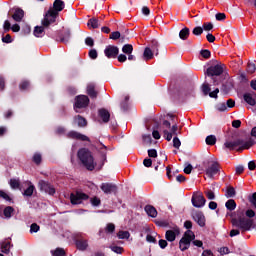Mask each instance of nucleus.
<instances>
[{
	"label": "nucleus",
	"instance_id": "1",
	"mask_svg": "<svg viewBox=\"0 0 256 256\" xmlns=\"http://www.w3.org/2000/svg\"><path fill=\"white\" fill-rule=\"evenodd\" d=\"M230 216L232 217V226L240 229L242 233L255 229V220L245 218V209H238L236 212L231 213Z\"/></svg>",
	"mask_w": 256,
	"mask_h": 256
},
{
	"label": "nucleus",
	"instance_id": "2",
	"mask_svg": "<svg viewBox=\"0 0 256 256\" xmlns=\"http://www.w3.org/2000/svg\"><path fill=\"white\" fill-rule=\"evenodd\" d=\"M63 9H65V2L63 0H55L53 2V7L49 8L44 15L42 25H44V27H49V25L55 23V21H57V17H59V13H61Z\"/></svg>",
	"mask_w": 256,
	"mask_h": 256
},
{
	"label": "nucleus",
	"instance_id": "3",
	"mask_svg": "<svg viewBox=\"0 0 256 256\" xmlns=\"http://www.w3.org/2000/svg\"><path fill=\"white\" fill-rule=\"evenodd\" d=\"M77 157L81 161L82 165L87 169V171L95 170V158L89 149L80 148L77 152Z\"/></svg>",
	"mask_w": 256,
	"mask_h": 256
},
{
	"label": "nucleus",
	"instance_id": "4",
	"mask_svg": "<svg viewBox=\"0 0 256 256\" xmlns=\"http://www.w3.org/2000/svg\"><path fill=\"white\" fill-rule=\"evenodd\" d=\"M224 71L225 64L217 63L215 65L209 66L204 72V75L212 79L213 85H219V83H221V79H219V77L223 75Z\"/></svg>",
	"mask_w": 256,
	"mask_h": 256
},
{
	"label": "nucleus",
	"instance_id": "5",
	"mask_svg": "<svg viewBox=\"0 0 256 256\" xmlns=\"http://www.w3.org/2000/svg\"><path fill=\"white\" fill-rule=\"evenodd\" d=\"M203 167L206 169L205 173L209 179H213L217 173H219V162L211 161V160H205L203 162Z\"/></svg>",
	"mask_w": 256,
	"mask_h": 256
},
{
	"label": "nucleus",
	"instance_id": "6",
	"mask_svg": "<svg viewBox=\"0 0 256 256\" xmlns=\"http://www.w3.org/2000/svg\"><path fill=\"white\" fill-rule=\"evenodd\" d=\"M192 241H195V233L191 230H187L179 241V249L181 251H187V249L191 247Z\"/></svg>",
	"mask_w": 256,
	"mask_h": 256
},
{
	"label": "nucleus",
	"instance_id": "7",
	"mask_svg": "<svg viewBox=\"0 0 256 256\" xmlns=\"http://www.w3.org/2000/svg\"><path fill=\"white\" fill-rule=\"evenodd\" d=\"M83 201H89V195L85 194V192L76 191L70 194L71 205H81Z\"/></svg>",
	"mask_w": 256,
	"mask_h": 256
},
{
	"label": "nucleus",
	"instance_id": "8",
	"mask_svg": "<svg viewBox=\"0 0 256 256\" xmlns=\"http://www.w3.org/2000/svg\"><path fill=\"white\" fill-rule=\"evenodd\" d=\"M89 107V96L87 95H78L75 98L74 109L78 113L77 109H85Z\"/></svg>",
	"mask_w": 256,
	"mask_h": 256
},
{
	"label": "nucleus",
	"instance_id": "9",
	"mask_svg": "<svg viewBox=\"0 0 256 256\" xmlns=\"http://www.w3.org/2000/svg\"><path fill=\"white\" fill-rule=\"evenodd\" d=\"M100 189L105 195H117V191L119 190L115 184L109 182L102 183Z\"/></svg>",
	"mask_w": 256,
	"mask_h": 256
},
{
	"label": "nucleus",
	"instance_id": "10",
	"mask_svg": "<svg viewBox=\"0 0 256 256\" xmlns=\"http://www.w3.org/2000/svg\"><path fill=\"white\" fill-rule=\"evenodd\" d=\"M104 55L107 57V59H117L119 56V47L109 45L104 50Z\"/></svg>",
	"mask_w": 256,
	"mask_h": 256
},
{
	"label": "nucleus",
	"instance_id": "11",
	"mask_svg": "<svg viewBox=\"0 0 256 256\" xmlns=\"http://www.w3.org/2000/svg\"><path fill=\"white\" fill-rule=\"evenodd\" d=\"M193 207H196L197 209H201V207H205V203H207V200L205 199V196L202 194L199 195H193L191 199Z\"/></svg>",
	"mask_w": 256,
	"mask_h": 256
},
{
	"label": "nucleus",
	"instance_id": "12",
	"mask_svg": "<svg viewBox=\"0 0 256 256\" xmlns=\"http://www.w3.org/2000/svg\"><path fill=\"white\" fill-rule=\"evenodd\" d=\"M38 185L40 191H44V193H48V195H53L55 193V187L45 180H40Z\"/></svg>",
	"mask_w": 256,
	"mask_h": 256
},
{
	"label": "nucleus",
	"instance_id": "13",
	"mask_svg": "<svg viewBox=\"0 0 256 256\" xmlns=\"http://www.w3.org/2000/svg\"><path fill=\"white\" fill-rule=\"evenodd\" d=\"M67 137L69 139H76L77 141H88V142L91 141V139H89V137H87L84 134H81L77 131L68 132Z\"/></svg>",
	"mask_w": 256,
	"mask_h": 256
},
{
	"label": "nucleus",
	"instance_id": "14",
	"mask_svg": "<svg viewBox=\"0 0 256 256\" xmlns=\"http://www.w3.org/2000/svg\"><path fill=\"white\" fill-rule=\"evenodd\" d=\"M192 217L195 222L199 225V227H205V214H203L201 211H196L192 214Z\"/></svg>",
	"mask_w": 256,
	"mask_h": 256
},
{
	"label": "nucleus",
	"instance_id": "15",
	"mask_svg": "<svg viewBox=\"0 0 256 256\" xmlns=\"http://www.w3.org/2000/svg\"><path fill=\"white\" fill-rule=\"evenodd\" d=\"M179 233H181L179 228H175L174 230H167L165 233V238L170 243H173V241H175V239H177V235H179Z\"/></svg>",
	"mask_w": 256,
	"mask_h": 256
},
{
	"label": "nucleus",
	"instance_id": "16",
	"mask_svg": "<svg viewBox=\"0 0 256 256\" xmlns=\"http://www.w3.org/2000/svg\"><path fill=\"white\" fill-rule=\"evenodd\" d=\"M240 145H243V139H237L235 141H226L224 143V147L226 149H229V151H234L236 147H239Z\"/></svg>",
	"mask_w": 256,
	"mask_h": 256
},
{
	"label": "nucleus",
	"instance_id": "17",
	"mask_svg": "<svg viewBox=\"0 0 256 256\" xmlns=\"http://www.w3.org/2000/svg\"><path fill=\"white\" fill-rule=\"evenodd\" d=\"M23 17H25V11L21 8H14L12 19H14L16 23H21V21H23Z\"/></svg>",
	"mask_w": 256,
	"mask_h": 256
},
{
	"label": "nucleus",
	"instance_id": "18",
	"mask_svg": "<svg viewBox=\"0 0 256 256\" xmlns=\"http://www.w3.org/2000/svg\"><path fill=\"white\" fill-rule=\"evenodd\" d=\"M98 116L102 119L103 123H109V120L111 119V114L109 113V110L105 108H101L98 110Z\"/></svg>",
	"mask_w": 256,
	"mask_h": 256
},
{
	"label": "nucleus",
	"instance_id": "19",
	"mask_svg": "<svg viewBox=\"0 0 256 256\" xmlns=\"http://www.w3.org/2000/svg\"><path fill=\"white\" fill-rule=\"evenodd\" d=\"M76 247L78 251H87V247H89V242L83 238L76 239Z\"/></svg>",
	"mask_w": 256,
	"mask_h": 256
},
{
	"label": "nucleus",
	"instance_id": "20",
	"mask_svg": "<svg viewBox=\"0 0 256 256\" xmlns=\"http://www.w3.org/2000/svg\"><path fill=\"white\" fill-rule=\"evenodd\" d=\"M69 39H71V30L66 29L64 32L59 36V39L56 38V41H60V43H69Z\"/></svg>",
	"mask_w": 256,
	"mask_h": 256
},
{
	"label": "nucleus",
	"instance_id": "21",
	"mask_svg": "<svg viewBox=\"0 0 256 256\" xmlns=\"http://www.w3.org/2000/svg\"><path fill=\"white\" fill-rule=\"evenodd\" d=\"M240 145L241 147L237 149L238 153H242L243 151H245V149H251V147L255 145V141H253L252 139H249L248 141L243 140V143Z\"/></svg>",
	"mask_w": 256,
	"mask_h": 256
},
{
	"label": "nucleus",
	"instance_id": "22",
	"mask_svg": "<svg viewBox=\"0 0 256 256\" xmlns=\"http://www.w3.org/2000/svg\"><path fill=\"white\" fill-rule=\"evenodd\" d=\"M243 99H244L245 103H247L248 105H251V107H255L256 101H255V96L253 95V92L252 93H244Z\"/></svg>",
	"mask_w": 256,
	"mask_h": 256
},
{
	"label": "nucleus",
	"instance_id": "23",
	"mask_svg": "<svg viewBox=\"0 0 256 256\" xmlns=\"http://www.w3.org/2000/svg\"><path fill=\"white\" fill-rule=\"evenodd\" d=\"M45 29H49V26L43 24L42 26H35L33 31L34 37H43V35H45Z\"/></svg>",
	"mask_w": 256,
	"mask_h": 256
},
{
	"label": "nucleus",
	"instance_id": "24",
	"mask_svg": "<svg viewBox=\"0 0 256 256\" xmlns=\"http://www.w3.org/2000/svg\"><path fill=\"white\" fill-rule=\"evenodd\" d=\"M144 211L147 213L148 217H152V219L157 217V209L153 205H146Z\"/></svg>",
	"mask_w": 256,
	"mask_h": 256
},
{
	"label": "nucleus",
	"instance_id": "25",
	"mask_svg": "<svg viewBox=\"0 0 256 256\" xmlns=\"http://www.w3.org/2000/svg\"><path fill=\"white\" fill-rule=\"evenodd\" d=\"M13 247V245L11 244L10 241H3L1 243V251L2 253H5V255H9V253H11V248Z\"/></svg>",
	"mask_w": 256,
	"mask_h": 256
},
{
	"label": "nucleus",
	"instance_id": "26",
	"mask_svg": "<svg viewBox=\"0 0 256 256\" xmlns=\"http://www.w3.org/2000/svg\"><path fill=\"white\" fill-rule=\"evenodd\" d=\"M87 95H89V97L91 99H97V91L95 90V84L91 83V84H88L87 86Z\"/></svg>",
	"mask_w": 256,
	"mask_h": 256
},
{
	"label": "nucleus",
	"instance_id": "27",
	"mask_svg": "<svg viewBox=\"0 0 256 256\" xmlns=\"http://www.w3.org/2000/svg\"><path fill=\"white\" fill-rule=\"evenodd\" d=\"M87 26L92 29H99V27H101V22L99 21V18L93 17L88 20Z\"/></svg>",
	"mask_w": 256,
	"mask_h": 256
},
{
	"label": "nucleus",
	"instance_id": "28",
	"mask_svg": "<svg viewBox=\"0 0 256 256\" xmlns=\"http://www.w3.org/2000/svg\"><path fill=\"white\" fill-rule=\"evenodd\" d=\"M232 89H233V83L230 81L224 82L221 86V91L222 93H224V95H228V93H230Z\"/></svg>",
	"mask_w": 256,
	"mask_h": 256
},
{
	"label": "nucleus",
	"instance_id": "29",
	"mask_svg": "<svg viewBox=\"0 0 256 256\" xmlns=\"http://www.w3.org/2000/svg\"><path fill=\"white\" fill-rule=\"evenodd\" d=\"M74 123H76L78 127H87V119H85L81 115H77L74 117Z\"/></svg>",
	"mask_w": 256,
	"mask_h": 256
},
{
	"label": "nucleus",
	"instance_id": "30",
	"mask_svg": "<svg viewBox=\"0 0 256 256\" xmlns=\"http://www.w3.org/2000/svg\"><path fill=\"white\" fill-rule=\"evenodd\" d=\"M191 31L189 30L188 27H184L182 30L179 32V37L182 39V41H187L189 39Z\"/></svg>",
	"mask_w": 256,
	"mask_h": 256
},
{
	"label": "nucleus",
	"instance_id": "31",
	"mask_svg": "<svg viewBox=\"0 0 256 256\" xmlns=\"http://www.w3.org/2000/svg\"><path fill=\"white\" fill-rule=\"evenodd\" d=\"M153 55H155V53L150 47H146L144 49L143 57L145 61H150V59H153Z\"/></svg>",
	"mask_w": 256,
	"mask_h": 256
},
{
	"label": "nucleus",
	"instance_id": "32",
	"mask_svg": "<svg viewBox=\"0 0 256 256\" xmlns=\"http://www.w3.org/2000/svg\"><path fill=\"white\" fill-rule=\"evenodd\" d=\"M225 207L228 211H235V209H237V203L235 202V200L233 199H229L226 203H225Z\"/></svg>",
	"mask_w": 256,
	"mask_h": 256
},
{
	"label": "nucleus",
	"instance_id": "33",
	"mask_svg": "<svg viewBox=\"0 0 256 256\" xmlns=\"http://www.w3.org/2000/svg\"><path fill=\"white\" fill-rule=\"evenodd\" d=\"M150 49L155 55H159V42L157 40H152L150 44Z\"/></svg>",
	"mask_w": 256,
	"mask_h": 256
},
{
	"label": "nucleus",
	"instance_id": "34",
	"mask_svg": "<svg viewBox=\"0 0 256 256\" xmlns=\"http://www.w3.org/2000/svg\"><path fill=\"white\" fill-rule=\"evenodd\" d=\"M100 155L102 157V166H104L105 162H107V146L102 145V148H100Z\"/></svg>",
	"mask_w": 256,
	"mask_h": 256
},
{
	"label": "nucleus",
	"instance_id": "35",
	"mask_svg": "<svg viewBox=\"0 0 256 256\" xmlns=\"http://www.w3.org/2000/svg\"><path fill=\"white\" fill-rule=\"evenodd\" d=\"M15 211V208H13V206H7L6 208H4V217H6V219H11V214H13Z\"/></svg>",
	"mask_w": 256,
	"mask_h": 256
},
{
	"label": "nucleus",
	"instance_id": "36",
	"mask_svg": "<svg viewBox=\"0 0 256 256\" xmlns=\"http://www.w3.org/2000/svg\"><path fill=\"white\" fill-rule=\"evenodd\" d=\"M32 161L33 163H35V165H41V162L43 161V156L41 155V153L36 152L32 157Z\"/></svg>",
	"mask_w": 256,
	"mask_h": 256
},
{
	"label": "nucleus",
	"instance_id": "37",
	"mask_svg": "<svg viewBox=\"0 0 256 256\" xmlns=\"http://www.w3.org/2000/svg\"><path fill=\"white\" fill-rule=\"evenodd\" d=\"M122 53H124L125 55H131V53H133V45L125 44L122 47Z\"/></svg>",
	"mask_w": 256,
	"mask_h": 256
},
{
	"label": "nucleus",
	"instance_id": "38",
	"mask_svg": "<svg viewBox=\"0 0 256 256\" xmlns=\"http://www.w3.org/2000/svg\"><path fill=\"white\" fill-rule=\"evenodd\" d=\"M217 143V137L215 135H209L206 137V145L213 146Z\"/></svg>",
	"mask_w": 256,
	"mask_h": 256
},
{
	"label": "nucleus",
	"instance_id": "39",
	"mask_svg": "<svg viewBox=\"0 0 256 256\" xmlns=\"http://www.w3.org/2000/svg\"><path fill=\"white\" fill-rule=\"evenodd\" d=\"M118 239H129V237H131V234L129 233V231H123L120 230L117 234Z\"/></svg>",
	"mask_w": 256,
	"mask_h": 256
},
{
	"label": "nucleus",
	"instance_id": "40",
	"mask_svg": "<svg viewBox=\"0 0 256 256\" xmlns=\"http://www.w3.org/2000/svg\"><path fill=\"white\" fill-rule=\"evenodd\" d=\"M142 141L145 145H151L153 143V138H151V134L142 135Z\"/></svg>",
	"mask_w": 256,
	"mask_h": 256
},
{
	"label": "nucleus",
	"instance_id": "41",
	"mask_svg": "<svg viewBox=\"0 0 256 256\" xmlns=\"http://www.w3.org/2000/svg\"><path fill=\"white\" fill-rule=\"evenodd\" d=\"M52 256H65V249L63 248H56L55 250L51 251Z\"/></svg>",
	"mask_w": 256,
	"mask_h": 256
},
{
	"label": "nucleus",
	"instance_id": "42",
	"mask_svg": "<svg viewBox=\"0 0 256 256\" xmlns=\"http://www.w3.org/2000/svg\"><path fill=\"white\" fill-rule=\"evenodd\" d=\"M90 203L92 207H99V205H101V198L94 196L90 198Z\"/></svg>",
	"mask_w": 256,
	"mask_h": 256
},
{
	"label": "nucleus",
	"instance_id": "43",
	"mask_svg": "<svg viewBox=\"0 0 256 256\" xmlns=\"http://www.w3.org/2000/svg\"><path fill=\"white\" fill-rule=\"evenodd\" d=\"M122 111H129V96H126L124 101L121 103Z\"/></svg>",
	"mask_w": 256,
	"mask_h": 256
},
{
	"label": "nucleus",
	"instance_id": "44",
	"mask_svg": "<svg viewBox=\"0 0 256 256\" xmlns=\"http://www.w3.org/2000/svg\"><path fill=\"white\" fill-rule=\"evenodd\" d=\"M211 92V86H209V83H203L202 84V93L203 95L207 96Z\"/></svg>",
	"mask_w": 256,
	"mask_h": 256
},
{
	"label": "nucleus",
	"instance_id": "45",
	"mask_svg": "<svg viewBox=\"0 0 256 256\" xmlns=\"http://www.w3.org/2000/svg\"><path fill=\"white\" fill-rule=\"evenodd\" d=\"M186 97H195V88L190 86L187 90L184 91Z\"/></svg>",
	"mask_w": 256,
	"mask_h": 256
},
{
	"label": "nucleus",
	"instance_id": "46",
	"mask_svg": "<svg viewBox=\"0 0 256 256\" xmlns=\"http://www.w3.org/2000/svg\"><path fill=\"white\" fill-rule=\"evenodd\" d=\"M33 191H35V186L30 185L23 193L25 197H31L33 195Z\"/></svg>",
	"mask_w": 256,
	"mask_h": 256
},
{
	"label": "nucleus",
	"instance_id": "47",
	"mask_svg": "<svg viewBox=\"0 0 256 256\" xmlns=\"http://www.w3.org/2000/svg\"><path fill=\"white\" fill-rule=\"evenodd\" d=\"M200 55L201 57H203L204 59H210L211 58V51L208 49H202L200 51Z\"/></svg>",
	"mask_w": 256,
	"mask_h": 256
},
{
	"label": "nucleus",
	"instance_id": "48",
	"mask_svg": "<svg viewBox=\"0 0 256 256\" xmlns=\"http://www.w3.org/2000/svg\"><path fill=\"white\" fill-rule=\"evenodd\" d=\"M193 35H195L196 37H199L200 35H203V27L201 26H196L193 30H192Z\"/></svg>",
	"mask_w": 256,
	"mask_h": 256
},
{
	"label": "nucleus",
	"instance_id": "49",
	"mask_svg": "<svg viewBox=\"0 0 256 256\" xmlns=\"http://www.w3.org/2000/svg\"><path fill=\"white\" fill-rule=\"evenodd\" d=\"M21 183L17 179H10V187L12 189H19Z\"/></svg>",
	"mask_w": 256,
	"mask_h": 256
},
{
	"label": "nucleus",
	"instance_id": "50",
	"mask_svg": "<svg viewBox=\"0 0 256 256\" xmlns=\"http://www.w3.org/2000/svg\"><path fill=\"white\" fill-rule=\"evenodd\" d=\"M247 73H250V75H253L256 71V66L254 63H248L247 68H246Z\"/></svg>",
	"mask_w": 256,
	"mask_h": 256
},
{
	"label": "nucleus",
	"instance_id": "51",
	"mask_svg": "<svg viewBox=\"0 0 256 256\" xmlns=\"http://www.w3.org/2000/svg\"><path fill=\"white\" fill-rule=\"evenodd\" d=\"M41 227L37 223H32L30 226V233H39Z\"/></svg>",
	"mask_w": 256,
	"mask_h": 256
},
{
	"label": "nucleus",
	"instance_id": "52",
	"mask_svg": "<svg viewBox=\"0 0 256 256\" xmlns=\"http://www.w3.org/2000/svg\"><path fill=\"white\" fill-rule=\"evenodd\" d=\"M236 195V191H235V188L230 186L227 188L226 190V196L227 197H234Z\"/></svg>",
	"mask_w": 256,
	"mask_h": 256
},
{
	"label": "nucleus",
	"instance_id": "53",
	"mask_svg": "<svg viewBox=\"0 0 256 256\" xmlns=\"http://www.w3.org/2000/svg\"><path fill=\"white\" fill-rule=\"evenodd\" d=\"M19 89H20V91H25V90L29 89V81H27V80L22 81L19 85Z\"/></svg>",
	"mask_w": 256,
	"mask_h": 256
},
{
	"label": "nucleus",
	"instance_id": "54",
	"mask_svg": "<svg viewBox=\"0 0 256 256\" xmlns=\"http://www.w3.org/2000/svg\"><path fill=\"white\" fill-rule=\"evenodd\" d=\"M110 249L114 253H117V255H121V253H123V247L121 246H111Z\"/></svg>",
	"mask_w": 256,
	"mask_h": 256
},
{
	"label": "nucleus",
	"instance_id": "55",
	"mask_svg": "<svg viewBox=\"0 0 256 256\" xmlns=\"http://www.w3.org/2000/svg\"><path fill=\"white\" fill-rule=\"evenodd\" d=\"M167 117L170 121V124L172 123V125H177V123H178L177 116H175L173 114H168Z\"/></svg>",
	"mask_w": 256,
	"mask_h": 256
},
{
	"label": "nucleus",
	"instance_id": "56",
	"mask_svg": "<svg viewBox=\"0 0 256 256\" xmlns=\"http://www.w3.org/2000/svg\"><path fill=\"white\" fill-rule=\"evenodd\" d=\"M207 199H209L210 201H213V199H215V192L212 190H207L204 192Z\"/></svg>",
	"mask_w": 256,
	"mask_h": 256
},
{
	"label": "nucleus",
	"instance_id": "57",
	"mask_svg": "<svg viewBox=\"0 0 256 256\" xmlns=\"http://www.w3.org/2000/svg\"><path fill=\"white\" fill-rule=\"evenodd\" d=\"M121 37V32L115 31L110 34L109 39H112L113 41H117Z\"/></svg>",
	"mask_w": 256,
	"mask_h": 256
},
{
	"label": "nucleus",
	"instance_id": "58",
	"mask_svg": "<svg viewBox=\"0 0 256 256\" xmlns=\"http://www.w3.org/2000/svg\"><path fill=\"white\" fill-rule=\"evenodd\" d=\"M173 147L175 149H179V147H181V140L177 136L173 138Z\"/></svg>",
	"mask_w": 256,
	"mask_h": 256
},
{
	"label": "nucleus",
	"instance_id": "59",
	"mask_svg": "<svg viewBox=\"0 0 256 256\" xmlns=\"http://www.w3.org/2000/svg\"><path fill=\"white\" fill-rule=\"evenodd\" d=\"M0 197L2 199H5V201H9V202L12 201L11 196L8 195L7 193H5V191H3V190H0Z\"/></svg>",
	"mask_w": 256,
	"mask_h": 256
},
{
	"label": "nucleus",
	"instance_id": "60",
	"mask_svg": "<svg viewBox=\"0 0 256 256\" xmlns=\"http://www.w3.org/2000/svg\"><path fill=\"white\" fill-rule=\"evenodd\" d=\"M115 232V224L109 223L106 226V233H114Z\"/></svg>",
	"mask_w": 256,
	"mask_h": 256
},
{
	"label": "nucleus",
	"instance_id": "61",
	"mask_svg": "<svg viewBox=\"0 0 256 256\" xmlns=\"http://www.w3.org/2000/svg\"><path fill=\"white\" fill-rule=\"evenodd\" d=\"M217 111L223 112V111H227V105L225 103H219L216 106Z\"/></svg>",
	"mask_w": 256,
	"mask_h": 256
},
{
	"label": "nucleus",
	"instance_id": "62",
	"mask_svg": "<svg viewBox=\"0 0 256 256\" xmlns=\"http://www.w3.org/2000/svg\"><path fill=\"white\" fill-rule=\"evenodd\" d=\"M203 29H204V31H212L213 23H211V22L204 23L203 24Z\"/></svg>",
	"mask_w": 256,
	"mask_h": 256
},
{
	"label": "nucleus",
	"instance_id": "63",
	"mask_svg": "<svg viewBox=\"0 0 256 256\" xmlns=\"http://www.w3.org/2000/svg\"><path fill=\"white\" fill-rule=\"evenodd\" d=\"M90 59H97L98 53L96 49H91L88 53Z\"/></svg>",
	"mask_w": 256,
	"mask_h": 256
},
{
	"label": "nucleus",
	"instance_id": "64",
	"mask_svg": "<svg viewBox=\"0 0 256 256\" xmlns=\"http://www.w3.org/2000/svg\"><path fill=\"white\" fill-rule=\"evenodd\" d=\"M246 217H248L247 219H253V217H255V212L253 211V209H248L245 212Z\"/></svg>",
	"mask_w": 256,
	"mask_h": 256
}]
</instances>
